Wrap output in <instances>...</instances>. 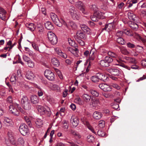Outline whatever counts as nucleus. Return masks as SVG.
<instances>
[{
  "instance_id": "nucleus-1",
  "label": "nucleus",
  "mask_w": 146,
  "mask_h": 146,
  "mask_svg": "<svg viewBox=\"0 0 146 146\" xmlns=\"http://www.w3.org/2000/svg\"><path fill=\"white\" fill-rule=\"evenodd\" d=\"M50 16L51 19L54 23L59 27H61L62 25L67 27V24L65 21L62 19L59 20L56 15L53 13H50Z\"/></svg>"
},
{
  "instance_id": "nucleus-2",
  "label": "nucleus",
  "mask_w": 146,
  "mask_h": 146,
  "mask_svg": "<svg viewBox=\"0 0 146 146\" xmlns=\"http://www.w3.org/2000/svg\"><path fill=\"white\" fill-rule=\"evenodd\" d=\"M7 137L8 139H5V142L8 145L9 143L13 145L16 144V141L14 137V133L11 130H9L7 133Z\"/></svg>"
},
{
  "instance_id": "nucleus-3",
  "label": "nucleus",
  "mask_w": 146,
  "mask_h": 146,
  "mask_svg": "<svg viewBox=\"0 0 146 146\" xmlns=\"http://www.w3.org/2000/svg\"><path fill=\"white\" fill-rule=\"evenodd\" d=\"M21 103L23 107L25 110H28L31 108V106L30 101L26 96H23L21 98Z\"/></svg>"
},
{
  "instance_id": "nucleus-4",
  "label": "nucleus",
  "mask_w": 146,
  "mask_h": 146,
  "mask_svg": "<svg viewBox=\"0 0 146 146\" xmlns=\"http://www.w3.org/2000/svg\"><path fill=\"white\" fill-rule=\"evenodd\" d=\"M38 112L42 114H45L47 116L50 117L51 114V111L50 108L46 107H44L42 106H38L37 107Z\"/></svg>"
},
{
  "instance_id": "nucleus-5",
  "label": "nucleus",
  "mask_w": 146,
  "mask_h": 146,
  "mask_svg": "<svg viewBox=\"0 0 146 146\" xmlns=\"http://www.w3.org/2000/svg\"><path fill=\"white\" fill-rule=\"evenodd\" d=\"M75 6L84 14L86 15L88 14L86 9V6L84 4L82 1H78L76 2V3Z\"/></svg>"
},
{
  "instance_id": "nucleus-6",
  "label": "nucleus",
  "mask_w": 146,
  "mask_h": 146,
  "mask_svg": "<svg viewBox=\"0 0 146 146\" xmlns=\"http://www.w3.org/2000/svg\"><path fill=\"white\" fill-rule=\"evenodd\" d=\"M75 6L84 14L86 15L88 14L86 9V6L84 4L82 1H78L76 2V3Z\"/></svg>"
},
{
  "instance_id": "nucleus-7",
  "label": "nucleus",
  "mask_w": 146,
  "mask_h": 146,
  "mask_svg": "<svg viewBox=\"0 0 146 146\" xmlns=\"http://www.w3.org/2000/svg\"><path fill=\"white\" fill-rule=\"evenodd\" d=\"M48 39L50 43L53 45L55 44L57 42V38L55 35L51 31H50L47 33Z\"/></svg>"
},
{
  "instance_id": "nucleus-8",
  "label": "nucleus",
  "mask_w": 146,
  "mask_h": 146,
  "mask_svg": "<svg viewBox=\"0 0 146 146\" xmlns=\"http://www.w3.org/2000/svg\"><path fill=\"white\" fill-rule=\"evenodd\" d=\"M45 76L49 80L52 81L55 78L54 74L49 70H46L44 72Z\"/></svg>"
},
{
  "instance_id": "nucleus-9",
  "label": "nucleus",
  "mask_w": 146,
  "mask_h": 146,
  "mask_svg": "<svg viewBox=\"0 0 146 146\" xmlns=\"http://www.w3.org/2000/svg\"><path fill=\"white\" fill-rule=\"evenodd\" d=\"M19 131L23 135H25L29 132L27 126L25 124H21L19 128Z\"/></svg>"
},
{
  "instance_id": "nucleus-10",
  "label": "nucleus",
  "mask_w": 146,
  "mask_h": 146,
  "mask_svg": "<svg viewBox=\"0 0 146 146\" xmlns=\"http://www.w3.org/2000/svg\"><path fill=\"white\" fill-rule=\"evenodd\" d=\"M13 104L9 106V110L12 114L17 116H18L19 115V111H18L16 108L17 107L15 106L14 104Z\"/></svg>"
},
{
  "instance_id": "nucleus-11",
  "label": "nucleus",
  "mask_w": 146,
  "mask_h": 146,
  "mask_svg": "<svg viewBox=\"0 0 146 146\" xmlns=\"http://www.w3.org/2000/svg\"><path fill=\"white\" fill-rule=\"evenodd\" d=\"M109 71L112 74L117 76L121 73V70L118 68H110L109 69Z\"/></svg>"
},
{
  "instance_id": "nucleus-12",
  "label": "nucleus",
  "mask_w": 146,
  "mask_h": 146,
  "mask_svg": "<svg viewBox=\"0 0 146 146\" xmlns=\"http://www.w3.org/2000/svg\"><path fill=\"white\" fill-rule=\"evenodd\" d=\"M54 50L55 53L61 57L65 59L67 58V55L66 54L62 52L60 48H54Z\"/></svg>"
},
{
  "instance_id": "nucleus-13",
  "label": "nucleus",
  "mask_w": 146,
  "mask_h": 146,
  "mask_svg": "<svg viewBox=\"0 0 146 146\" xmlns=\"http://www.w3.org/2000/svg\"><path fill=\"white\" fill-rule=\"evenodd\" d=\"M92 96L87 93L84 94L81 96L83 100L85 102L88 103L92 99Z\"/></svg>"
},
{
  "instance_id": "nucleus-14",
  "label": "nucleus",
  "mask_w": 146,
  "mask_h": 146,
  "mask_svg": "<svg viewBox=\"0 0 146 146\" xmlns=\"http://www.w3.org/2000/svg\"><path fill=\"white\" fill-rule=\"evenodd\" d=\"M99 87L104 91H111V87L105 84H101L99 85Z\"/></svg>"
},
{
  "instance_id": "nucleus-15",
  "label": "nucleus",
  "mask_w": 146,
  "mask_h": 146,
  "mask_svg": "<svg viewBox=\"0 0 146 146\" xmlns=\"http://www.w3.org/2000/svg\"><path fill=\"white\" fill-rule=\"evenodd\" d=\"M127 23L129 27L133 30L136 31L138 29V25L135 23L131 21H129Z\"/></svg>"
},
{
  "instance_id": "nucleus-16",
  "label": "nucleus",
  "mask_w": 146,
  "mask_h": 146,
  "mask_svg": "<svg viewBox=\"0 0 146 146\" xmlns=\"http://www.w3.org/2000/svg\"><path fill=\"white\" fill-rule=\"evenodd\" d=\"M80 27L82 29L88 34H91V30L86 25L82 24L80 25Z\"/></svg>"
},
{
  "instance_id": "nucleus-17",
  "label": "nucleus",
  "mask_w": 146,
  "mask_h": 146,
  "mask_svg": "<svg viewBox=\"0 0 146 146\" xmlns=\"http://www.w3.org/2000/svg\"><path fill=\"white\" fill-rule=\"evenodd\" d=\"M70 132L71 134L74 136L76 138L78 139L81 138L82 135L77 131L73 129H71L70 130Z\"/></svg>"
},
{
  "instance_id": "nucleus-18",
  "label": "nucleus",
  "mask_w": 146,
  "mask_h": 146,
  "mask_svg": "<svg viewBox=\"0 0 146 146\" xmlns=\"http://www.w3.org/2000/svg\"><path fill=\"white\" fill-rule=\"evenodd\" d=\"M6 13V11L3 8L0 7V18L2 20H5Z\"/></svg>"
},
{
  "instance_id": "nucleus-19",
  "label": "nucleus",
  "mask_w": 146,
  "mask_h": 146,
  "mask_svg": "<svg viewBox=\"0 0 146 146\" xmlns=\"http://www.w3.org/2000/svg\"><path fill=\"white\" fill-rule=\"evenodd\" d=\"M102 116V113L98 111H95L93 115V118L96 120H99L101 118Z\"/></svg>"
},
{
  "instance_id": "nucleus-20",
  "label": "nucleus",
  "mask_w": 146,
  "mask_h": 146,
  "mask_svg": "<svg viewBox=\"0 0 146 146\" xmlns=\"http://www.w3.org/2000/svg\"><path fill=\"white\" fill-rule=\"evenodd\" d=\"M35 77V76L31 71H28L27 72L26 75V77L27 79L29 80H32Z\"/></svg>"
},
{
  "instance_id": "nucleus-21",
  "label": "nucleus",
  "mask_w": 146,
  "mask_h": 146,
  "mask_svg": "<svg viewBox=\"0 0 146 146\" xmlns=\"http://www.w3.org/2000/svg\"><path fill=\"white\" fill-rule=\"evenodd\" d=\"M4 122L5 123H7L6 125L7 126L11 127H13L14 123L11 119H9V118L7 117H5Z\"/></svg>"
},
{
  "instance_id": "nucleus-22",
  "label": "nucleus",
  "mask_w": 146,
  "mask_h": 146,
  "mask_svg": "<svg viewBox=\"0 0 146 146\" xmlns=\"http://www.w3.org/2000/svg\"><path fill=\"white\" fill-rule=\"evenodd\" d=\"M70 121L72 123L73 126L74 127H76L78 125L79 122L77 118H74V117L73 116L70 119Z\"/></svg>"
},
{
  "instance_id": "nucleus-23",
  "label": "nucleus",
  "mask_w": 146,
  "mask_h": 146,
  "mask_svg": "<svg viewBox=\"0 0 146 146\" xmlns=\"http://www.w3.org/2000/svg\"><path fill=\"white\" fill-rule=\"evenodd\" d=\"M124 58L129 63L133 64H136L137 63V61L135 58L125 56Z\"/></svg>"
},
{
  "instance_id": "nucleus-24",
  "label": "nucleus",
  "mask_w": 146,
  "mask_h": 146,
  "mask_svg": "<svg viewBox=\"0 0 146 146\" xmlns=\"http://www.w3.org/2000/svg\"><path fill=\"white\" fill-rule=\"evenodd\" d=\"M31 101L32 103L36 104L39 102V99L37 96L34 95L32 96L31 97Z\"/></svg>"
},
{
  "instance_id": "nucleus-25",
  "label": "nucleus",
  "mask_w": 146,
  "mask_h": 146,
  "mask_svg": "<svg viewBox=\"0 0 146 146\" xmlns=\"http://www.w3.org/2000/svg\"><path fill=\"white\" fill-rule=\"evenodd\" d=\"M26 27L27 29L31 31H34L35 28V25L33 23H27L25 24Z\"/></svg>"
},
{
  "instance_id": "nucleus-26",
  "label": "nucleus",
  "mask_w": 146,
  "mask_h": 146,
  "mask_svg": "<svg viewBox=\"0 0 146 146\" xmlns=\"http://www.w3.org/2000/svg\"><path fill=\"white\" fill-rule=\"evenodd\" d=\"M45 26L47 29L49 30H52L54 29L51 23L49 21H47L45 23Z\"/></svg>"
},
{
  "instance_id": "nucleus-27",
  "label": "nucleus",
  "mask_w": 146,
  "mask_h": 146,
  "mask_svg": "<svg viewBox=\"0 0 146 146\" xmlns=\"http://www.w3.org/2000/svg\"><path fill=\"white\" fill-rule=\"evenodd\" d=\"M77 36L81 39H84L86 38V35L84 32L81 31H78L76 33Z\"/></svg>"
},
{
  "instance_id": "nucleus-28",
  "label": "nucleus",
  "mask_w": 146,
  "mask_h": 146,
  "mask_svg": "<svg viewBox=\"0 0 146 146\" xmlns=\"http://www.w3.org/2000/svg\"><path fill=\"white\" fill-rule=\"evenodd\" d=\"M97 74L99 80H101L103 81H105L107 78V76L100 73H98Z\"/></svg>"
},
{
  "instance_id": "nucleus-29",
  "label": "nucleus",
  "mask_w": 146,
  "mask_h": 146,
  "mask_svg": "<svg viewBox=\"0 0 146 146\" xmlns=\"http://www.w3.org/2000/svg\"><path fill=\"white\" fill-rule=\"evenodd\" d=\"M91 104L94 107L99 106L100 105L99 100L97 98H94Z\"/></svg>"
},
{
  "instance_id": "nucleus-30",
  "label": "nucleus",
  "mask_w": 146,
  "mask_h": 146,
  "mask_svg": "<svg viewBox=\"0 0 146 146\" xmlns=\"http://www.w3.org/2000/svg\"><path fill=\"white\" fill-rule=\"evenodd\" d=\"M68 50L70 51L71 53L74 54V55L77 56V53L78 52V49L75 47L72 48L71 47L68 48Z\"/></svg>"
},
{
  "instance_id": "nucleus-31",
  "label": "nucleus",
  "mask_w": 146,
  "mask_h": 146,
  "mask_svg": "<svg viewBox=\"0 0 146 146\" xmlns=\"http://www.w3.org/2000/svg\"><path fill=\"white\" fill-rule=\"evenodd\" d=\"M36 27L38 32L40 33H43L44 31V28L43 25L40 23H38L37 24Z\"/></svg>"
},
{
  "instance_id": "nucleus-32",
  "label": "nucleus",
  "mask_w": 146,
  "mask_h": 146,
  "mask_svg": "<svg viewBox=\"0 0 146 146\" xmlns=\"http://www.w3.org/2000/svg\"><path fill=\"white\" fill-rule=\"evenodd\" d=\"M38 51L40 52H44L46 49L45 46L43 44H41L38 45Z\"/></svg>"
},
{
  "instance_id": "nucleus-33",
  "label": "nucleus",
  "mask_w": 146,
  "mask_h": 146,
  "mask_svg": "<svg viewBox=\"0 0 146 146\" xmlns=\"http://www.w3.org/2000/svg\"><path fill=\"white\" fill-rule=\"evenodd\" d=\"M35 87L38 89L37 94L39 96H41L43 95V91L40 88V87L37 85L35 86Z\"/></svg>"
},
{
  "instance_id": "nucleus-34",
  "label": "nucleus",
  "mask_w": 146,
  "mask_h": 146,
  "mask_svg": "<svg viewBox=\"0 0 146 146\" xmlns=\"http://www.w3.org/2000/svg\"><path fill=\"white\" fill-rule=\"evenodd\" d=\"M52 62L53 65L57 66L59 65L60 62L56 58L52 59Z\"/></svg>"
},
{
  "instance_id": "nucleus-35",
  "label": "nucleus",
  "mask_w": 146,
  "mask_h": 146,
  "mask_svg": "<svg viewBox=\"0 0 146 146\" xmlns=\"http://www.w3.org/2000/svg\"><path fill=\"white\" fill-rule=\"evenodd\" d=\"M90 80L92 82L94 83L97 82L99 81L97 74L96 75L92 76L90 78Z\"/></svg>"
},
{
  "instance_id": "nucleus-36",
  "label": "nucleus",
  "mask_w": 146,
  "mask_h": 146,
  "mask_svg": "<svg viewBox=\"0 0 146 146\" xmlns=\"http://www.w3.org/2000/svg\"><path fill=\"white\" fill-rule=\"evenodd\" d=\"M24 48H25V51L26 52V53L28 54L29 56H33L34 55V53L32 50H30L28 47H25Z\"/></svg>"
},
{
  "instance_id": "nucleus-37",
  "label": "nucleus",
  "mask_w": 146,
  "mask_h": 146,
  "mask_svg": "<svg viewBox=\"0 0 146 146\" xmlns=\"http://www.w3.org/2000/svg\"><path fill=\"white\" fill-rule=\"evenodd\" d=\"M127 16L128 18L130 20H132L133 21L135 20V18L136 17V16L133 13L130 12H128L127 13Z\"/></svg>"
},
{
  "instance_id": "nucleus-38",
  "label": "nucleus",
  "mask_w": 146,
  "mask_h": 146,
  "mask_svg": "<svg viewBox=\"0 0 146 146\" xmlns=\"http://www.w3.org/2000/svg\"><path fill=\"white\" fill-rule=\"evenodd\" d=\"M35 123L37 127H40L43 124L42 120L40 119H37L35 121Z\"/></svg>"
},
{
  "instance_id": "nucleus-39",
  "label": "nucleus",
  "mask_w": 146,
  "mask_h": 146,
  "mask_svg": "<svg viewBox=\"0 0 146 146\" xmlns=\"http://www.w3.org/2000/svg\"><path fill=\"white\" fill-rule=\"evenodd\" d=\"M117 61L118 62V63L115 64V65L120 66L129 70H130V67H129L128 66L125 65L123 63H121L120 61L119 60H117Z\"/></svg>"
},
{
  "instance_id": "nucleus-40",
  "label": "nucleus",
  "mask_w": 146,
  "mask_h": 146,
  "mask_svg": "<svg viewBox=\"0 0 146 146\" xmlns=\"http://www.w3.org/2000/svg\"><path fill=\"white\" fill-rule=\"evenodd\" d=\"M89 92L94 96L98 97L99 96V93L94 90L90 89L89 90Z\"/></svg>"
},
{
  "instance_id": "nucleus-41",
  "label": "nucleus",
  "mask_w": 146,
  "mask_h": 146,
  "mask_svg": "<svg viewBox=\"0 0 146 146\" xmlns=\"http://www.w3.org/2000/svg\"><path fill=\"white\" fill-rule=\"evenodd\" d=\"M16 74H13L11 76L10 78V81L11 82H13V84H15V83L17 80V78L16 77Z\"/></svg>"
},
{
  "instance_id": "nucleus-42",
  "label": "nucleus",
  "mask_w": 146,
  "mask_h": 146,
  "mask_svg": "<svg viewBox=\"0 0 146 146\" xmlns=\"http://www.w3.org/2000/svg\"><path fill=\"white\" fill-rule=\"evenodd\" d=\"M100 65L103 67H108L110 66V65L108 64L107 62L105 61V59L100 60Z\"/></svg>"
},
{
  "instance_id": "nucleus-43",
  "label": "nucleus",
  "mask_w": 146,
  "mask_h": 146,
  "mask_svg": "<svg viewBox=\"0 0 146 146\" xmlns=\"http://www.w3.org/2000/svg\"><path fill=\"white\" fill-rule=\"evenodd\" d=\"M51 88L52 90L56 91H59L60 90V87L58 85L55 84H52Z\"/></svg>"
},
{
  "instance_id": "nucleus-44",
  "label": "nucleus",
  "mask_w": 146,
  "mask_h": 146,
  "mask_svg": "<svg viewBox=\"0 0 146 146\" xmlns=\"http://www.w3.org/2000/svg\"><path fill=\"white\" fill-rule=\"evenodd\" d=\"M96 14H95V15H93L91 17V20L93 21H98L99 19L100 18V16L98 17L96 16Z\"/></svg>"
},
{
  "instance_id": "nucleus-45",
  "label": "nucleus",
  "mask_w": 146,
  "mask_h": 146,
  "mask_svg": "<svg viewBox=\"0 0 146 146\" xmlns=\"http://www.w3.org/2000/svg\"><path fill=\"white\" fill-rule=\"evenodd\" d=\"M116 41L117 43L122 45L125 44L124 40L122 37L117 38Z\"/></svg>"
},
{
  "instance_id": "nucleus-46",
  "label": "nucleus",
  "mask_w": 146,
  "mask_h": 146,
  "mask_svg": "<svg viewBox=\"0 0 146 146\" xmlns=\"http://www.w3.org/2000/svg\"><path fill=\"white\" fill-rule=\"evenodd\" d=\"M15 106L17 107L19 109V110L22 113H23L25 115H26L27 113L24 110L19 106V105L17 104H14Z\"/></svg>"
},
{
  "instance_id": "nucleus-47",
  "label": "nucleus",
  "mask_w": 146,
  "mask_h": 146,
  "mask_svg": "<svg viewBox=\"0 0 146 146\" xmlns=\"http://www.w3.org/2000/svg\"><path fill=\"white\" fill-rule=\"evenodd\" d=\"M68 12L70 13V15L72 16L76 12L75 11V8L73 6H71L69 7Z\"/></svg>"
},
{
  "instance_id": "nucleus-48",
  "label": "nucleus",
  "mask_w": 146,
  "mask_h": 146,
  "mask_svg": "<svg viewBox=\"0 0 146 146\" xmlns=\"http://www.w3.org/2000/svg\"><path fill=\"white\" fill-rule=\"evenodd\" d=\"M24 118L25 120L27 122V124L29 125L30 127H31L32 126V123L28 117L26 116H24Z\"/></svg>"
},
{
  "instance_id": "nucleus-49",
  "label": "nucleus",
  "mask_w": 146,
  "mask_h": 146,
  "mask_svg": "<svg viewBox=\"0 0 146 146\" xmlns=\"http://www.w3.org/2000/svg\"><path fill=\"white\" fill-rule=\"evenodd\" d=\"M104 59H105V61H106L108 64H109L111 62L113 61V59L109 56H106Z\"/></svg>"
},
{
  "instance_id": "nucleus-50",
  "label": "nucleus",
  "mask_w": 146,
  "mask_h": 146,
  "mask_svg": "<svg viewBox=\"0 0 146 146\" xmlns=\"http://www.w3.org/2000/svg\"><path fill=\"white\" fill-rule=\"evenodd\" d=\"M93 51H95V50L94 49H92L90 52L89 50H86L84 52V55L85 57H87L89 55L91 54Z\"/></svg>"
},
{
  "instance_id": "nucleus-51",
  "label": "nucleus",
  "mask_w": 146,
  "mask_h": 146,
  "mask_svg": "<svg viewBox=\"0 0 146 146\" xmlns=\"http://www.w3.org/2000/svg\"><path fill=\"white\" fill-rule=\"evenodd\" d=\"M94 140V136L92 135H89L87 137V140L89 142H92Z\"/></svg>"
},
{
  "instance_id": "nucleus-52",
  "label": "nucleus",
  "mask_w": 146,
  "mask_h": 146,
  "mask_svg": "<svg viewBox=\"0 0 146 146\" xmlns=\"http://www.w3.org/2000/svg\"><path fill=\"white\" fill-rule=\"evenodd\" d=\"M74 102L79 105L82 104V102L81 99L79 97H77L74 100Z\"/></svg>"
},
{
  "instance_id": "nucleus-53",
  "label": "nucleus",
  "mask_w": 146,
  "mask_h": 146,
  "mask_svg": "<svg viewBox=\"0 0 146 146\" xmlns=\"http://www.w3.org/2000/svg\"><path fill=\"white\" fill-rule=\"evenodd\" d=\"M108 27V29L109 31H111L114 28V23L113 22L109 23L107 24Z\"/></svg>"
},
{
  "instance_id": "nucleus-54",
  "label": "nucleus",
  "mask_w": 146,
  "mask_h": 146,
  "mask_svg": "<svg viewBox=\"0 0 146 146\" xmlns=\"http://www.w3.org/2000/svg\"><path fill=\"white\" fill-rule=\"evenodd\" d=\"M121 53L125 55H127L129 53L127 49L124 48H121Z\"/></svg>"
},
{
  "instance_id": "nucleus-55",
  "label": "nucleus",
  "mask_w": 146,
  "mask_h": 146,
  "mask_svg": "<svg viewBox=\"0 0 146 146\" xmlns=\"http://www.w3.org/2000/svg\"><path fill=\"white\" fill-rule=\"evenodd\" d=\"M108 54L109 56L112 57L116 58L117 56V55L116 53L111 51L108 52Z\"/></svg>"
},
{
  "instance_id": "nucleus-56",
  "label": "nucleus",
  "mask_w": 146,
  "mask_h": 146,
  "mask_svg": "<svg viewBox=\"0 0 146 146\" xmlns=\"http://www.w3.org/2000/svg\"><path fill=\"white\" fill-rule=\"evenodd\" d=\"M28 66L31 68H33L34 66V63L31 60L27 62Z\"/></svg>"
},
{
  "instance_id": "nucleus-57",
  "label": "nucleus",
  "mask_w": 146,
  "mask_h": 146,
  "mask_svg": "<svg viewBox=\"0 0 146 146\" xmlns=\"http://www.w3.org/2000/svg\"><path fill=\"white\" fill-rule=\"evenodd\" d=\"M123 32L121 31H119L117 32L116 34V36L118 37H121L123 36Z\"/></svg>"
},
{
  "instance_id": "nucleus-58",
  "label": "nucleus",
  "mask_w": 146,
  "mask_h": 146,
  "mask_svg": "<svg viewBox=\"0 0 146 146\" xmlns=\"http://www.w3.org/2000/svg\"><path fill=\"white\" fill-rule=\"evenodd\" d=\"M97 134L100 136L104 137L105 135V133L101 130H99L97 132Z\"/></svg>"
},
{
  "instance_id": "nucleus-59",
  "label": "nucleus",
  "mask_w": 146,
  "mask_h": 146,
  "mask_svg": "<svg viewBox=\"0 0 146 146\" xmlns=\"http://www.w3.org/2000/svg\"><path fill=\"white\" fill-rule=\"evenodd\" d=\"M23 60L27 63L31 60L29 57L25 55H23Z\"/></svg>"
},
{
  "instance_id": "nucleus-60",
  "label": "nucleus",
  "mask_w": 146,
  "mask_h": 146,
  "mask_svg": "<svg viewBox=\"0 0 146 146\" xmlns=\"http://www.w3.org/2000/svg\"><path fill=\"white\" fill-rule=\"evenodd\" d=\"M105 122L103 120L100 121L99 122V126L101 128H103L104 127Z\"/></svg>"
},
{
  "instance_id": "nucleus-61",
  "label": "nucleus",
  "mask_w": 146,
  "mask_h": 146,
  "mask_svg": "<svg viewBox=\"0 0 146 146\" xmlns=\"http://www.w3.org/2000/svg\"><path fill=\"white\" fill-rule=\"evenodd\" d=\"M126 45L128 47L131 48H134L135 47V44L130 42H128L126 44Z\"/></svg>"
},
{
  "instance_id": "nucleus-62",
  "label": "nucleus",
  "mask_w": 146,
  "mask_h": 146,
  "mask_svg": "<svg viewBox=\"0 0 146 146\" xmlns=\"http://www.w3.org/2000/svg\"><path fill=\"white\" fill-rule=\"evenodd\" d=\"M123 33H124L125 34L129 36H133V35L132 34H131L130 31L129 30H125L123 31Z\"/></svg>"
},
{
  "instance_id": "nucleus-63",
  "label": "nucleus",
  "mask_w": 146,
  "mask_h": 146,
  "mask_svg": "<svg viewBox=\"0 0 146 146\" xmlns=\"http://www.w3.org/2000/svg\"><path fill=\"white\" fill-rule=\"evenodd\" d=\"M68 42L69 44L72 46H74L75 44V42L74 41L70 38H68Z\"/></svg>"
},
{
  "instance_id": "nucleus-64",
  "label": "nucleus",
  "mask_w": 146,
  "mask_h": 146,
  "mask_svg": "<svg viewBox=\"0 0 146 146\" xmlns=\"http://www.w3.org/2000/svg\"><path fill=\"white\" fill-rule=\"evenodd\" d=\"M18 142L21 144H24L25 143V141L23 138L22 137H20L18 139Z\"/></svg>"
}]
</instances>
